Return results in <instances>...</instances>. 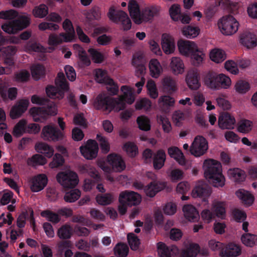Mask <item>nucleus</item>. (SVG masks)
I'll use <instances>...</instances> for the list:
<instances>
[{
  "label": "nucleus",
  "mask_w": 257,
  "mask_h": 257,
  "mask_svg": "<svg viewBox=\"0 0 257 257\" xmlns=\"http://www.w3.org/2000/svg\"><path fill=\"white\" fill-rule=\"evenodd\" d=\"M168 154L170 156L175 159L180 165L184 167L186 170L191 168V162L185 159L181 151L177 147H172L169 148L168 149Z\"/></svg>",
  "instance_id": "13"
},
{
  "label": "nucleus",
  "mask_w": 257,
  "mask_h": 257,
  "mask_svg": "<svg viewBox=\"0 0 257 257\" xmlns=\"http://www.w3.org/2000/svg\"><path fill=\"white\" fill-rule=\"evenodd\" d=\"M107 16L112 22L120 24L123 31H127L131 28V21L125 12L122 11L116 12L113 7H110Z\"/></svg>",
  "instance_id": "9"
},
{
  "label": "nucleus",
  "mask_w": 257,
  "mask_h": 257,
  "mask_svg": "<svg viewBox=\"0 0 257 257\" xmlns=\"http://www.w3.org/2000/svg\"><path fill=\"white\" fill-rule=\"evenodd\" d=\"M98 150V146H81L80 147L82 155L88 160H91L96 157Z\"/></svg>",
  "instance_id": "27"
},
{
  "label": "nucleus",
  "mask_w": 257,
  "mask_h": 257,
  "mask_svg": "<svg viewBox=\"0 0 257 257\" xmlns=\"http://www.w3.org/2000/svg\"><path fill=\"white\" fill-rule=\"evenodd\" d=\"M41 137L44 141L56 143L63 141L65 138V135L57 126L50 123L42 128Z\"/></svg>",
  "instance_id": "8"
},
{
  "label": "nucleus",
  "mask_w": 257,
  "mask_h": 257,
  "mask_svg": "<svg viewBox=\"0 0 257 257\" xmlns=\"http://www.w3.org/2000/svg\"><path fill=\"white\" fill-rule=\"evenodd\" d=\"M47 96L52 99H61L64 97L63 92L59 91L58 88L52 85H49L46 88Z\"/></svg>",
  "instance_id": "43"
},
{
  "label": "nucleus",
  "mask_w": 257,
  "mask_h": 257,
  "mask_svg": "<svg viewBox=\"0 0 257 257\" xmlns=\"http://www.w3.org/2000/svg\"><path fill=\"white\" fill-rule=\"evenodd\" d=\"M236 195L246 205H250L254 201L253 196L248 191L239 189L236 192Z\"/></svg>",
  "instance_id": "34"
},
{
  "label": "nucleus",
  "mask_w": 257,
  "mask_h": 257,
  "mask_svg": "<svg viewBox=\"0 0 257 257\" xmlns=\"http://www.w3.org/2000/svg\"><path fill=\"white\" fill-rule=\"evenodd\" d=\"M31 101L34 104L45 105L46 106L41 107H32L30 110V113L35 122H44L49 116H53L57 114V109L55 104L53 102H48L46 98L33 95L31 97Z\"/></svg>",
  "instance_id": "3"
},
{
  "label": "nucleus",
  "mask_w": 257,
  "mask_h": 257,
  "mask_svg": "<svg viewBox=\"0 0 257 257\" xmlns=\"http://www.w3.org/2000/svg\"><path fill=\"white\" fill-rule=\"evenodd\" d=\"M107 163L110 166L104 163L100 164V167L106 174L112 172H120L125 168V164L121 156L116 154H111L107 156Z\"/></svg>",
  "instance_id": "7"
},
{
  "label": "nucleus",
  "mask_w": 257,
  "mask_h": 257,
  "mask_svg": "<svg viewBox=\"0 0 257 257\" xmlns=\"http://www.w3.org/2000/svg\"><path fill=\"white\" fill-rule=\"evenodd\" d=\"M241 240L245 246L252 247L257 245V235L249 233H245L241 236Z\"/></svg>",
  "instance_id": "42"
},
{
  "label": "nucleus",
  "mask_w": 257,
  "mask_h": 257,
  "mask_svg": "<svg viewBox=\"0 0 257 257\" xmlns=\"http://www.w3.org/2000/svg\"><path fill=\"white\" fill-rule=\"evenodd\" d=\"M200 251V247L196 243H191L182 249L180 257H196Z\"/></svg>",
  "instance_id": "28"
},
{
  "label": "nucleus",
  "mask_w": 257,
  "mask_h": 257,
  "mask_svg": "<svg viewBox=\"0 0 257 257\" xmlns=\"http://www.w3.org/2000/svg\"><path fill=\"white\" fill-rule=\"evenodd\" d=\"M58 182L64 188H73L78 184L77 174L72 171L59 173L56 176Z\"/></svg>",
  "instance_id": "10"
},
{
  "label": "nucleus",
  "mask_w": 257,
  "mask_h": 257,
  "mask_svg": "<svg viewBox=\"0 0 257 257\" xmlns=\"http://www.w3.org/2000/svg\"><path fill=\"white\" fill-rule=\"evenodd\" d=\"M128 247L124 243H117L113 248L115 255L118 257H126L128 252Z\"/></svg>",
  "instance_id": "54"
},
{
  "label": "nucleus",
  "mask_w": 257,
  "mask_h": 257,
  "mask_svg": "<svg viewBox=\"0 0 257 257\" xmlns=\"http://www.w3.org/2000/svg\"><path fill=\"white\" fill-rule=\"evenodd\" d=\"M62 27L66 33H61L59 36L54 34H50L48 39L49 45L56 46L63 42H69L73 39L75 31L71 21L68 19H66L63 22Z\"/></svg>",
  "instance_id": "6"
},
{
  "label": "nucleus",
  "mask_w": 257,
  "mask_h": 257,
  "mask_svg": "<svg viewBox=\"0 0 257 257\" xmlns=\"http://www.w3.org/2000/svg\"><path fill=\"white\" fill-rule=\"evenodd\" d=\"M168 177L172 182H177L184 178V172L180 169H173L168 172Z\"/></svg>",
  "instance_id": "49"
},
{
  "label": "nucleus",
  "mask_w": 257,
  "mask_h": 257,
  "mask_svg": "<svg viewBox=\"0 0 257 257\" xmlns=\"http://www.w3.org/2000/svg\"><path fill=\"white\" fill-rule=\"evenodd\" d=\"M141 56L134 57L132 60V64L136 67V75L138 76L143 75L146 70L145 65L141 62Z\"/></svg>",
  "instance_id": "46"
},
{
  "label": "nucleus",
  "mask_w": 257,
  "mask_h": 257,
  "mask_svg": "<svg viewBox=\"0 0 257 257\" xmlns=\"http://www.w3.org/2000/svg\"><path fill=\"white\" fill-rule=\"evenodd\" d=\"M118 201L119 202L126 203L129 206H135L141 202L142 197L134 191H125L119 194Z\"/></svg>",
  "instance_id": "12"
},
{
  "label": "nucleus",
  "mask_w": 257,
  "mask_h": 257,
  "mask_svg": "<svg viewBox=\"0 0 257 257\" xmlns=\"http://www.w3.org/2000/svg\"><path fill=\"white\" fill-rule=\"evenodd\" d=\"M204 83L212 89H228L231 85L230 78L224 74H217L213 71L208 72L204 77Z\"/></svg>",
  "instance_id": "5"
},
{
  "label": "nucleus",
  "mask_w": 257,
  "mask_h": 257,
  "mask_svg": "<svg viewBox=\"0 0 257 257\" xmlns=\"http://www.w3.org/2000/svg\"><path fill=\"white\" fill-rule=\"evenodd\" d=\"M162 85L164 90L169 93H172L176 90L175 81L170 76L164 77L162 80Z\"/></svg>",
  "instance_id": "41"
},
{
  "label": "nucleus",
  "mask_w": 257,
  "mask_h": 257,
  "mask_svg": "<svg viewBox=\"0 0 257 257\" xmlns=\"http://www.w3.org/2000/svg\"><path fill=\"white\" fill-rule=\"evenodd\" d=\"M13 193L9 190L4 191L3 195L1 199V203L3 205L8 204L10 202L12 204H15L16 202V199L13 198Z\"/></svg>",
  "instance_id": "64"
},
{
  "label": "nucleus",
  "mask_w": 257,
  "mask_h": 257,
  "mask_svg": "<svg viewBox=\"0 0 257 257\" xmlns=\"http://www.w3.org/2000/svg\"><path fill=\"white\" fill-rule=\"evenodd\" d=\"M204 176L216 187H222L225 184V179L222 173L220 163L212 159L205 160L202 166Z\"/></svg>",
  "instance_id": "4"
},
{
  "label": "nucleus",
  "mask_w": 257,
  "mask_h": 257,
  "mask_svg": "<svg viewBox=\"0 0 257 257\" xmlns=\"http://www.w3.org/2000/svg\"><path fill=\"white\" fill-rule=\"evenodd\" d=\"M210 57L212 61L219 63L226 59V54L224 51L219 49H215L211 51Z\"/></svg>",
  "instance_id": "44"
},
{
  "label": "nucleus",
  "mask_w": 257,
  "mask_h": 257,
  "mask_svg": "<svg viewBox=\"0 0 257 257\" xmlns=\"http://www.w3.org/2000/svg\"><path fill=\"white\" fill-rule=\"evenodd\" d=\"M95 79L99 83L105 84L108 79H111L106 76V71L101 69H97L95 70Z\"/></svg>",
  "instance_id": "62"
},
{
  "label": "nucleus",
  "mask_w": 257,
  "mask_h": 257,
  "mask_svg": "<svg viewBox=\"0 0 257 257\" xmlns=\"http://www.w3.org/2000/svg\"><path fill=\"white\" fill-rule=\"evenodd\" d=\"M120 90L123 95L118 98L111 97L104 93L98 94L94 102V107L97 110L110 112L116 106H123L124 102L132 104L135 101V97L132 89L126 85H123Z\"/></svg>",
  "instance_id": "1"
},
{
  "label": "nucleus",
  "mask_w": 257,
  "mask_h": 257,
  "mask_svg": "<svg viewBox=\"0 0 257 257\" xmlns=\"http://www.w3.org/2000/svg\"><path fill=\"white\" fill-rule=\"evenodd\" d=\"M185 217L190 221H195L199 218V215L196 208L191 204L185 205L183 207Z\"/></svg>",
  "instance_id": "26"
},
{
  "label": "nucleus",
  "mask_w": 257,
  "mask_h": 257,
  "mask_svg": "<svg viewBox=\"0 0 257 257\" xmlns=\"http://www.w3.org/2000/svg\"><path fill=\"white\" fill-rule=\"evenodd\" d=\"M48 183V178L44 174L38 175L32 179L31 189L33 192H37L43 190Z\"/></svg>",
  "instance_id": "17"
},
{
  "label": "nucleus",
  "mask_w": 257,
  "mask_h": 257,
  "mask_svg": "<svg viewBox=\"0 0 257 257\" xmlns=\"http://www.w3.org/2000/svg\"><path fill=\"white\" fill-rule=\"evenodd\" d=\"M149 69L152 77L158 78L160 75L162 68L159 61L155 59H151L149 63Z\"/></svg>",
  "instance_id": "37"
},
{
  "label": "nucleus",
  "mask_w": 257,
  "mask_h": 257,
  "mask_svg": "<svg viewBox=\"0 0 257 257\" xmlns=\"http://www.w3.org/2000/svg\"><path fill=\"white\" fill-rule=\"evenodd\" d=\"M184 149L189 150L191 155L198 157L204 155L208 150V146H183Z\"/></svg>",
  "instance_id": "33"
},
{
  "label": "nucleus",
  "mask_w": 257,
  "mask_h": 257,
  "mask_svg": "<svg viewBox=\"0 0 257 257\" xmlns=\"http://www.w3.org/2000/svg\"><path fill=\"white\" fill-rule=\"evenodd\" d=\"M81 196V192L78 189H73L66 192L64 196V200L69 203H72L77 200Z\"/></svg>",
  "instance_id": "50"
},
{
  "label": "nucleus",
  "mask_w": 257,
  "mask_h": 257,
  "mask_svg": "<svg viewBox=\"0 0 257 257\" xmlns=\"http://www.w3.org/2000/svg\"><path fill=\"white\" fill-rule=\"evenodd\" d=\"M47 163V160L39 154H36L27 160V164L29 166H36L43 165Z\"/></svg>",
  "instance_id": "53"
},
{
  "label": "nucleus",
  "mask_w": 257,
  "mask_h": 257,
  "mask_svg": "<svg viewBox=\"0 0 257 257\" xmlns=\"http://www.w3.org/2000/svg\"><path fill=\"white\" fill-rule=\"evenodd\" d=\"M186 81L189 88L192 90H197L200 86L199 74L194 70H190L188 72Z\"/></svg>",
  "instance_id": "22"
},
{
  "label": "nucleus",
  "mask_w": 257,
  "mask_h": 257,
  "mask_svg": "<svg viewBox=\"0 0 257 257\" xmlns=\"http://www.w3.org/2000/svg\"><path fill=\"white\" fill-rule=\"evenodd\" d=\"M158 253L160 257H172L179 253V249L175 245L167 246L165 243H157Z\"/></svg>",
  "instance_id": "15"
},
{
  "label": "nucleus",
  "mask_w": 257,
  "mask_h": 257,
  "mask_svg": "<svg viewBox=\"0 0 257 257\" xmlns=\"http://www.w3.org/2000/svg\"><path fill=\"white\" fill-rule=\"evenodd\" d=\"M162 47L166 54L174 52L175 48V42L173 38L170 35L164 34L162 38Z\"/></svg>",
  "instance_id": "23"
},
{
  "label": "nucleus",
  "mask_w": 257,
  "mask_h": 257,
  "mask_svg": "<svg viewBox=\"0 0 257 257\" xmlns=\"http://www.w3.org/2000/svg\"><path fill=\"white\" fill-rule=\"evenodd\" d=\"M182 34L189 39L194 38L197 37L199 33L200 29L197 27H193L189 25L185 27L182 29Z\"/></svg>",
  "instance_id": "45"
},
{
  "label": "nucleus",
  "mask_w": 257,
  "mask_h": 257,
  "mask_svg": "<svg viewBox=\"0 0 257 257\" xmlns=\"http://www.w3.org/2000/svg\"><path fill=\"white\" fill-rule=\"evenodd\" d=\"M239 23L231 15L223 17L218 22V27L221 32L225 35H231L235 33L238 28Z\"/></svg>",
  "instance_id": "11"
},
{
  "label": "nucleus",
  "mask_w": 257,
  "mask_h": 257,
  "mask_svg": "<svg viewBox=\"0 0 257 257\" xmlns=\"http://www.w3.org/2000/svg\"><path fill=\"white\" fill-rule=\"evenodd\" d=\"M158 122L162 124L163 130L166 133H169L172 130V126L169 119L165 116L157 115Z\"/></svg>",
  "instance_id": "57"
},
{
  "label": "nucleus",
  "mask_w": 257,
  "mask_h": 257,
  "mask_svg": "<svg viewBox=\"0 0 257 257\" xmlns=\"http://www.w3.org/2000/svg\"><path fill=\"white\" fill-rule=\"evenodd\" d=\"M178 47L179 52L182 55L188 57L192 53L197 45L193 42L180 40L178 42Z\"/></svg>",
  "instance_id": "19"
},
{
  "label": "nucleus",
  "mask_w": 257,
  "mask_h": 257,
  "mask_svg": "<svg viewBox=\"0 0 257 257\" xmlns=\"http://www.w3.org/2000/svg\"><path fill=\"white\" fill-rule=\"evenodd\" d=\"M82 173H88L91 177L98 180L100 177L95 169L89 165H84L80 167Z\"/></svg>",
  "instance_id": "58"
},
{
  "label": "nucleus",
  "mask_w": 257,
  "mask_h": 257,
  "mask_svg": "<svg viewBox=\"0 0 257 257\" xmlns=\"http://www.w3.org/2000/svg\"><path fill=\"white\" fill-rule=\"evenodd\" d=\"M226 207L225 202L214 201L212 204V209L214 215L223 219L226 216Z\"/></svg>",
  "instance_id": "25"
},
{
  "label": "nucleus",
  "mask_w": 257,
  "mask_h": 257,
  "mask_svg": "<svg viewBox=\"0 0 257 257\" xmlns=\"http://www.w3.org/2000/svg\"><path fill=\"white\" fill-rule=\"evenodd\" d=\"M240 43L248 49L253 48L256 46L257 38L256 36L249 32L243 33L240 37Z\"/></svg>",
  "instance_id": "20"
},
{
  "label": "nucleus",
  "mask_w": 257,
  "mask_h": 257,
  "mask_svg": "<svg viewBox=\"0 0 257 257\" xmlns=\"http://www.w3.org/2000/svg\"><path fill=\"white\" fill-rule=\"evenodd\" d=\"M235 123L234 117L227 112L222 114L218 118V125L221 129L233 128Z\"/></svg>",
  "instance_id": "21"
},
{
  "label": "nucleus",
  "mask_w": 257,
  "mask_h": 257,
  "mask_svg": "<svg viewBox=\"0 0 257 257\" xmlns=\"http://www.w3.org/2000/svg\"><path fill=\"white\" fill-rule=\"evenodd\" d=\"M128 10L130 16L137 24H140L142 23V13L140 7L135 0H130L128 4Z\"/></svg>",
  "instance_id": "16"
},
{
  "label": "nucleus",
  "mask_w": 257,
  "mask_h": 257,
  "mask_svg": "<svg viewBox=\"0 0 257 257\" xmlns=\"http://www.w3.org/2000/svg\"><path fill=\"white\" fill-rule=\"evenodd\" d=\"M18 13L13 10L0 12V19L9 20L2 25V30L7 33L16 34L19 31L28 27L30 24V18L25 16L17 17Z\"/></svg>",
  "instance_id": "2"
},
{
  "label": "nucleus",
  "mask_w": 257,
  "mask_h": 257,
  "mask_svg": "<svg viewBox=\"0 0 257 257\" xmlns=\"http://www.w3.org/2000/svg\"><path fill=\"white\" fill-rule=\"evenodd\" d=\"M211 191L207 185L201 184L196 185L192 190L191 195L193 198H204L210 196Z\"/></svg>",
  "instance_id": "24"
},
{
  "label": "nucleus",
  "mask_w": 257,
  "mask_h": 257,
  "mask_svg": "<svg viewBox=\"0 0 257 257\" xmlns=\"http://www.w3.org/2000/svg\"><path fill=\"white\" fill-rule=\"evenodd\" d=\"M35 149L38 152L44 154L48 158L51 157L54 152L51 146H35Z\"/></svg>",
  "instance_id": "61"
},
{
  "label": "nucleus",
  "mask_w": 257,
  "mask_h": 257,
  "mask_svg": "<svg viewBox=\"0 0 257 257\" xmlns=\"http://www.w3.org/2000/svg\"><path fill=\"white\" fill-rule=\"evenodd\" d=\"M159 103L161 110L167 113L169 112L170 107L174 105L175 100L170 96L164 95L160 97Z\"/></svg>",
  "instance_id": "31"
},
{
  "label": "nucleus",
  "mask_w": 257,
  "mask_h": 257,
  "mask_svg": "<svg viewBox=\"0 0 257 257\" xmlns=\"http://www.w3.org/2000/svg\"><path fill=\"white\" fill-rule=\"evenodd\" d=\"M127 240L132 249L136 250L139 248L140 241L135 234L133 233H128L127 234Z\"/></svg>",
  "instance_id": "63"
},
{
  "label": "nucleus",
  "mask_w": 257,
  "mask_h": 257,
  "mask_svg": "<svg viewBox=\"0 0 257 257\" xmlns=\"http://www.w3.org/2000/svg\"><path fill=\"white\" fill-rule=\"evenodd\" d=\"M203 56L204 54L203 52L197 46L192 52V53L188 57H191L193 64L195 66H198L202 63Z\"/></svg>",
  "instance_id": "48"
},
{
  "label": "nucleus",
  "mask_w": 257,
  "mask_h": 257,
  "mask_svg": "<svg viewBox=\"0 0 257 257\" xmlns=\"http://www.w3.org/2000/svg\"><path fill=\"white\" fill-rule=\"evenodd\" d=\"M114 199V196L112 193H105L97 195L96 196V201L97 203L103 206L111 204L113 202Z\"/></svg>",
  "instance_id": "39"
},
{
  "label": "nucleus",
  "mask_w": 257,
  "mask_h": 257,
  "mask_svg": "<svg viewBox=\"0 0 257 257\" xmlns=\"http://www.w3.org/2000/svg\"><path fill=\"white\" fill-rule=\"evenodd\" d=\"M41 215L46 218L49 221L54 223H57L60 221V217L59 216L54 212L50 210H45L41 213Z\"/></svg>",
  "instance_id": "59"
},
{
  "label": "nucleus",
  "mask_w": 257,
  "mask_h": 257,
  "mask_svg": "<svg viewBox=\"0 0 257 257\" xmlns=\"http://www.w3.org/2000/svg\"><path fill=\"white\" fill-rule=\"evenodd\" d=\"M137 122L139 128L142 131H148L151 129V123L149 118L144 115L137 117Z\"/></svg>",
  "instance_id": "51"
},
{
  "label": "nucleus",
  "mask_w": 257,
  "mask_h": 257,
  "mask_svg": "<svg viewBox=\"0 0 257 257\" xmlns=\"http://www.w3.org/2000/svg\"><path fill=\"white\" fill-rule=\"evenodd\" d=\"M27 121L25 119H22L14 126L13 134L19 138L21 137L24 134L26 133V126Z\"/></svg>",
  "instance_id": "40"
},
{
  "label": "nucleus",
  "mask_w": 257,
  "mask_h": 257,
  "mask_svg": "<svg viewBox=\"0 0 257 257\" xmlns=\"http://www.w3.org/2000/svg\"><path fill=\"white\" fill-rule=\"evenodd\" d=\"M55 84L59 91H62L64 95L65 92L69 90V85L63 72H59L55 79Z\"/></svg>",
  "instance_id": "30"
},
{
  "label": "nucleus",
  "mask_w": 257,
  "mask_h": 257,
  "mask_svg": "<svg viewBox=\"0 0 257 257\" xmlns=\"http://www.w3.org/2000/svg\"><path fill=\"white\" fill-rule=\"evenodd\" d=\"M170 66L173 72L175 74H181L184 72V64L180 58H172Z\"/></svg>",
  "instance_id": "38"
},
{
  "label": "nucleus",
  "mask_w": 257,
  "mask_h": 257,
  "mask_svg": "<svg viewBox=\"0 0 257 257\" xmlns=\"http://www.w3.org/2000/svg\"><path fill=\"white\" fill-rule=\"evenodd\" d=\"M73 233V228L69 224H65L61 226L57 230L58 236L62 239H69Z\"/></svg>",
  "instance_id": "32"
},
{
  "label": "nucleus",
  "mask_w": 257,
  "mask_h": 257,
  "mask_svg": "<svg viewBox=\"0 0 257 257\" xmlns=\"http://www.w3.org/2000/svg\"><path fill=\"white\" fill-rule=\"evenodd\" d=\"M48 13V7L44 4L36 7L33 11V14L35 17L42 18L47 16Z\"/></svg>",
  "instance_id": "60"
},
{
  "label": "nucleus",
  "mask_w": 257,
  "mask_h": 257,
  "mask_svg": "<svg viewBox=\"0 0 257 257\" xmlns=\"http://www.w3.org/2000/svg\"><path fill=\"white\" fill-rule=\"evenodd\" d=\"M235 89L240 94H245L250 89V85L246 81L239 80L235 85Z\"/></svg>",
  "instance_id": "55"
},
{
  "label": "nucleus",
  "mask_w": 257,
  "mask_h": 257,
  "mask_svg": "<svg viewBox=\"0 0 257 257\" xmlns=\"http://www.w3.org/2000/svg\"><path fill=\"white\" fill-rule=\"evenodd\" d=\"M166 154L164 151H158L154 156L153 165L155 169L160 170L164 165Z\"/></svg>",
  "instance_id": "35"
},
{
  "label": "nucleus",
  "mask_w": 257,
  "mask_h": 257,
  "mask_svg": "<svg viewBox=\"0 0 257 257\" xmlns=\"http://www.w3.org/2000/svg\"><path fill=\"white\" fill-rule=\"evenodd\" d=\"M29 104V100L27 99H23L19 100L14 105L10 111V115L12 119H16L26 111Z\"/></svg>",
  "instance_id": "14"
},
{
  "label": "nucleus",
  "mask_w": 257,
  "mask_h": 257,
  "mask_svg": "<svg viewBox=\"0 0 257 257\" xmlns=\"http://www.w3.org/2000/svg\"><path fill=\"white\" fill-rule=\"evenodd\" d=\"M31 73L33 77L38 80L45 75V68L43 65L38 64L31 68Z\"/></svg>",
  "instance_id": "47"
},
{
  "label": "nucleus",
  "mask_w": 257,
  "mask_h": 257,
  "mask_svg": "<svg viewBox=\"0 0 257 257\" xmlns=\"http://www.w3.org/2000/svg\"><path fill=\"white\" fill-rule=\"evenodd\" d=\"M227 175L231 180L237 183L244 181L246 177L244 171L237 168L229 169Z\"/></svg>",
  "instance_id": "29"
},
{
  "label": "nucleus",
  "mask_w": 257,
  "mask_h": 257,
  "mask_svg": "<svg viewBox=\"0 0 257 257\" xmlns=\"http://www.w3.org/2000/svg\"><path fill=\"white\" fill-rule=\"evenodd\" d=\"M251 128L252 122L247 119H241L237 123V131L241 133H248Z\"/></svg>",
  "instance_id": "52"
},
{
  "label": "nucleus",
  "mask_w": 257,
  "mask_h": 257,
  "mask_svg": "<svg viewBox=\"0 0 257 257\" xmlns=\"http://www.w3.org/2000/svg\"><path fill=\"white\" fill-rule=\"evenodd\" d=\"M92 61L95 63L100 64L104 60V56L101 52L93 48H90L88 50Z\"/></svg>",
  "instance_id": "56"
},
{
  "label": "nucleus",
  "mask_w": 257,
  "mask_h": 257,
  "mask_svg": "<svg viewBox=\"0 0 257 257\" xmlns=\"http://www.w3.org/2000/svg\"><path fill=\"white\" fill-rule=\"evenodd\" d=\"M159 10L155 6H151L146 8L142 12L141 17L142 18V22L143 21L148 22L152 20L155 16L158 14Z\"/></svg>",
  "instance_id": "36"
},
{
  "label": "nucleus",
  "mask_w": 257,
  "mask_h": 257,
  "mask_svg": "<svg viewBox=\"0 0 257 257\" xmlns=\"http://www.w3.org/2000/svg\"><path fill=\"white\" fill-rule=\"evenodd\" d=\"M241 253L240 246L236 243H229L227 244L224 249L220 252L221 257H236Z\"/></svg>",
  "instance_id": "18"
}]
</instances>
